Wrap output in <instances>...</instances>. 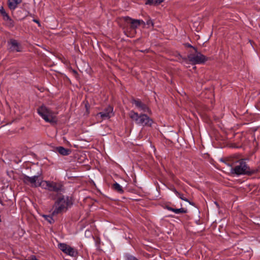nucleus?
Returning a JSON list of instances; mask_svg holds the SVG:
<instances>
[{
  "instance_id": "1",
  "label": "nucleus",
  "mask_w": 260,
  "mask_h": 260,
  "mask_svg": "<svg viewBox=\"0 0 260 260\" xmlns=\"http://www.w3.org/2000/svg\"><path fill=\"white\" fill-rule=\"evenodd\" d=\"M231 173L237 175L242 174H253L257 172L258 171L254 169H251L246 164L245 161L243 159L238 161L234 168L229 165Z\"/></svg>"
},
{
  "instance_id": "2",
  "label": "nucleus",
  "mask_w": 260,
  "mask_h": 260,
  "mask_svg": "<svg viewBox=\"0 0 260 260\" xmlns=\"http://www.w3.org/2000/svg\"><path fill=\"white\" fill-rule=\"evenodd\" d=\"M129 116L136 123L142 126H151L153 123L152 120L145 114L139 115L137 113L133 111L129 113Z\"/></svg>"
},
{
  "instance_id": "3",
  "label": "nucleus",
  "mask_w": 260,
  "mask_h": 260,
  "mask_svg": "<svg viewBox=\"0 0 260 260\" xmlns=\"http://www.w3.org/2000/svg\"><path fill=\"white\" fill-rule=\"evenodd\" d=\"M72 201L68 197L59 198L55 204L54 213H59L64 211L72 205Z\"/></svg>"
},
{
  "instance_id": "4",
  "label": "nucleus",
  "mask_w": 260,
  "mask_h": 260,
  "mask_svg": "<svg viewBox=\"0 0 260 260\" xmlns=\"http://www.w3.org/2000/svg\"><path fill=\"white\" fill-rule=\"evenodd\" d=\"M38 113L46 122L52 123L55 121L54 113L44 106L38 109Z\"/></svg>"
},
{
  "instance_id": "5",
  "label": "nucleus",
  "mask_w": 260,
  "mask_h": 260,
  "mask_svg": "<svg viewBox=\"0 0 260 260\" xmlns=\"http://www.w3.org/2000/svg\"><path fill=\"white\" fill-rule=\"evenodd\" d=\"M20 178L25 184L32 187L40 186V182L42 181L38 176L29 177L25 175H22Z\"/></svg>"
},
{
  "instance_id": "6",
  "label": "nucleus",
  "mask_w": 260,
  "mask_h": 260,
  "mask_svg": "<svg viewBox=\"0 0 260 260\" xmlns=\"http://www.w3.org/2000/svg\"><path fill=\"white\" fill-rule=\"evenodd\" d=\"M58 248L65 254L72 257L76 256L78 252L74 248L65 243H59L58 245Z\"/></svg>"
},
{
  "instance_id": "7",
  "label": "nucleus",
  "mask_w": 260,
  "mask_h": 260,
  "mask_svg": "<svg viewBox=\"0 0 260 260\" xmlns=\"http://www.w3.org/2000/svg\"><path fill=\"white\" fill-rule=\"evenodd\" d=\"M188 59L193 64L202 63L207 60L206 57L204 55L196 50L194 54H190L188 55Z\"/></svg>"
},
{
  "instance_id": "8",
  "label": "nucleus",
  "mask_w": 260,
  "mask_h": 260,
  "mask_svg": "<svg viewBox=\"0 0 260 260\" xmlns=\"http://www.w3.org/2000/svg\"><path fill=\"white\" fill-rule=\"evenodd\" d=\"M113 108L111 107H108L105 111L98 114V116H100L102 119H108L112 115Z\"/></svg>"
},
{
  "instance_id": "9",
  "label": "nucleus",
  "mask_w": 260,
  "mask_h": 260,
  "mask_svg": "<svg viewBox=\"0 0 260 260\" xmlns=\"http://www.w3.org/2000/svg\"><path fill=\"white\" fill-rule=\"evenodd\" d=\"M10 49L13 51L20 52L21 51V47L16 40H12L9 43Z\"/></svg>"
},
{
  "instance_id": "10",
  "label": "nucleus",
  "mask_w": 260,
  "mask_h": 260,
  "mask_svg": "<svg viewBox=\"0 0 260 260\" xmlns=\"http://www.w3.org/2000/svg\"><path fill=\"white\" fill-rule=\"evenodd\" d=\"M53 182H50L49 181L42 180L40 183V186L42 188L47 189L49 191H51V188L53 185Z\"/></svg>"
},
{
  "instance_id": "11",
  "label": "nucleus",
  "mask_w": 260,
  "mask_h": 260,
  "mask_svg": "<svg viewBox=\"0 0 260 260\" xmlns=\"http://www.w3.org/2000/svg\"><path fill=\"white\" fill-rule=\"evenodd\" d=\"M22 2V0H8L7 4L10 10H14Z\"/></svg>"
},
{
  "instance_id": "12",
  "label": "nucleus",
  "mask_w": 260,
  "mask_h": 260,
  "mask_svg": "<svg viewBox=\"0 0 260 260\" xmlns=\"http://www.w3.org/2000/svg\"><path fill=\"white\" fill-rule=\"evenodd\" d=\"M57 151L62 155H69L71 151L69 149H66L63 147L59 146L56 148Z\"/></svg>"
},
{
  "instance_id": "13",
  "label": "nucleus",
  "mask_w": 260,
  "mask_h": 260,
  "mask_svg": "<svg viewBox=\"0 0 260 260\" xmlns=\"http://www.w3.org/2000/svg\"><path fill=\"white\" fill-rule=\"evenodd\" d=\"M53 185L51 188V191H60L62 188V185L61 183L53 182Z\"/></svg>"
},
{
  "instance_id": "14",
  "label": "nucleus",
  "mask_w": 260,
  "mask_h": 260,
  "mask_svg": "<svg viewBox=\"0 0 260 260\" xmlns=\"http://www.w3.org/2000/svg\"><path fill=\"white\" fill-rule=\"evenodd\" d=\"M164 1L165 0H147L145 4L149 5L157 6Z\"/></svg>"
},
{
  "instance_id": "15",
  "label": "nucleus",
  "mask_w": 260,
  "mask_h": 260,
  "mask_svg": "<svg viewBox=\"0 0 260 260\" xmlns=\"http://www.w3.org/2000/svg\"><path fill=\"white\" fill-rule=\"evenodd\" d=\"M113 187L115 190L119 193H122L123 192L121 186L117 182L113 184Z\"/></svg>"
},
{
  "instance_id": "16",
  "label": "nucleus",
  "mask_w": 260,
  "mask_h": 260,
  "mask_svg": "<svg viewBox=\"0 0 260 260\" xmlns=\"http://www.w3.org/2000/svg\"><path fill=\"white\" fill-rule=\"evenodd\" d=\"M143 21L138 19H133L132 20V25L134 27H137L140 25L141 23H143Z\"/></svg>"
},
{
  "instance_id": "17",
  "label": "nucleus",
  "mask_w": 260,
  "mask_h": 260,
  "mask_svg": "<svg viewBox=\"0 0 260 260\" xmlns=\"http://www.w3.org/2000/svg\"><path fill=\"white\" fill-rule=\"evenodd\" d=\"M139 111L144 112H150L149 109L144 104H142L140 107L138 109Z\"/></svg>"
},
{
  "instance_id": "18",
  "label": "nucleus",
  "mask_w": 260,
  "mask_h": 260,
  "mask_svg": "<svg viewBox=\"0 0 260 260\" xmlns=\"http://www.w3.org/2000/svg\"><path fill=\"white\" fill-rule=\"evenodd\" d=\"M187 210L184 208H179V209H175L174 213L175 214H178L180 213H186Z\"/></svg>"
},
{
  "instance_id": "19",
  "label": "nucleus",
  "mask_w": 260,
  "mask_h": 260,
  "mask_svg": "<svg viewBox=\"0 0 260 260\" xmlns=\"http://www.w3.org/2000/svg\"><path fill=\"white\" fill-rule=\"evenodd\" d=\"M0 14L2 16H8L3 5H0Z\"/></svg>"
},
{
  "instance_id": "20",
  "label": "nucleus",
  "mask_w": 260,
  "mask_h": 260,
  "mask_svg": "<svg viewBox=\"0 0 260 260\" xmlns=\"http://www.w3.org/2000/svg\"><path fill=\"white\" fill-rule=\"evenodd\" d=\"M133 104L135 105V106L138 108V109L140 107L141 105L143 104L141 101L138 100H134L133 102Z\"/></svg>"
},
{
  "instance_id": "21",
  "label": "nucleus",
  "mask_w": 260,
  "mask_h": 260,
  "mask_svg": "<svg viewBox=\"0 0 260 260\" xmlns=\"http://www.w3.org/2000/svg\"><path fill=\"white\" fill-rule=\"evenodd\" d=\"M44 217L45 220H46L50 223H51L54 221V220L51 216L44 215Z\"/></svg>"
},
{
  "instance_id": "22",
  "label": "nucleus",
  "mask_w": 260,
  "mask_h": 260,
  "mask_svg": "<svg viewBox=\"0 0 260 260\" xmlns=\"http://www.w3.org/2000/svg\"><path fill=\"white\" fill-rule=\"evenodd\" d=\"M174 192L176 193V194L181 200L187 201V199L183 198V196L179 193L178 191H177L176 190H174Z\"/></svg>"
},
{
  "instance_id": "23",
  "label": "nucleus",
  "mask_w": 260,
  "mask_h": 260,
  "mask_svg": "<svg viewBox=\"0 0 260 260\" xmlns=\"http://www.w3.org/2000/svg\"><path fill=\"white\" fill-rule=\"evenodd\" d=\"M125 258L126 260H138L136 257L129 255H126Z\"/></svg>"
},
{
  "instance_id": "24",
  "label": "nucleus",
  "mask_w": 260,
  "mask_h": 260,
  "mask_svg": "<svg viewBox=\"0 0 260 260\" xmlns=\"http://www.w3.org/2000/svg\"><path fill=\"white\" fill-rule=\"evenodd\" d=\"M167 209L168 210H169V211H172V212H174V209H175V208H173L170 207H167Z\"/></svg>"
},
{
  "instance_id": "25",
  "label": "nucleus",
  "mask_w": 260,
  "mask_h": 260,
  "mask_svg": "<svg viewBox=\"0 0 260 260\" xmlns=\"http://www.w3.org/2000/svg\"><path fill=\"white\" fill-rule=\"evenodd\" d=\"M33 21L36 23H37L39 25V26L40 25V23H39V20H37V19H33Z\"/></svg>"
},
{
  "instance_id": "26",
  "label": "nucleus",
  "mask_w": 260,
  "mask_h": 260,
  "mask_svg": "<svg viewBox=\"0 0 260 260\" xmlns=\"http://www.w3.org/2000/svg\"><path fill=\"white\" fill-rule=\"evenodd\" d=\"M5 18L7 19V20H10V21L11 20L10 19V17H5Z\"/></svg>"
}]
</instances>
